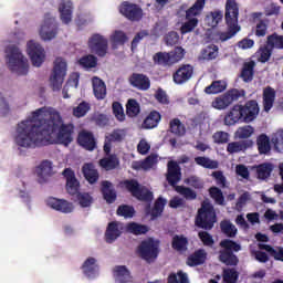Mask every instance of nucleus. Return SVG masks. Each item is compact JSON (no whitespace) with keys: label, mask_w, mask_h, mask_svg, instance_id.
<instances>
[{"label":"nucleus","mask_w":283,"mask_h":283,"mask_svg":"<svg viewBox=\"0 0 283 283\" xmlns=\"http://www.w3.org/2000/svg\"><path fill=\"white\" fill-rule=\"evenodd\" d=\"M54 135L60 145L69 147L74 140V124H63L59 113H48L45 107H42L18 124L14 143L22 149H36L52 145Z\"/></svg>","instance_id":"f257e3e1"},{"label":"nucleus","mask_w":283,"mask_h":283,"mask_svg":"<svg viewBox=\"0 0 283 283\" xmlns=\"http://www.w3.org/2000/svg\"><path fill=\"white\" fill-rule=\"evenodd\" d=\"M260 114L258 101L250 99L244 105L235 104L223 117V125L233 127L238 123H253Z\"/></svg>","instance_id":"f03ea898"},{"label":"nucleus","mask_w":283,"mask_h":283,"mask_svg":"<svg viewBox=\"0 0 283 283\" xmlns=\"http://www.w3.org/2000/svg\"><path fill=\"white\" fill-rule=\"evenodd\" d=\"M239 17L240 7H238V2L235 0H227L224 20L228 31L218 33L219 40L222 43L229 41V39H233V35L241 30L240 24H238Z\"/></svg>","instance_id":"7ed1b4c3"},{"label":"nucleus","mask_w":283,"mask_h":283,"mask_svg":"<svg viewBox=\"0 0 283 283\" xmlns=\"http://www.w3.org/2000/svg\"><path fill=\"white\" fill-rule=\"evenodd\" d=\"M7 65L11 72L18 74V76H25L30 70L28 59L23 56L19 46L12 44L6 48Z\"/></svg>","instance_id":"20e7f679"},{"label":"nucleus","mask_w":283,"mask_h":283,"mask_svg":"<svg viewBox=\"0 0 283 283\" xmlns=\"http://www.w3.org/2000/svg\"><path fill=\"white\" fill-rule=\"evenodd\" d=\"M219 247L222 249L219 251V262L226 264V266H238L240 259L235 255L239 251H242V245L231 239H223L220 241Z\"/></svg>","instance_id":"39448f33"},{"label":"nucleus","mask_w":283,"mask_h":283,"mask_svg":"<svg viewBox=\"0 0 283 283\" xmlns=\"http://www.w3.org/2000/svg\"><path fill=\"white\" fill-rule=\"evenodd\" d=\"M217 222L218 216L216 214V208H213L211 202L203 201L195 218L196 227L205 231H211Z\"/></svg>","instance_id":"423d86ee"},{"label":"nucleus","mask_w":283,"mask_h":283,"mask_svg":"<svg viewBox=\"0 0 283 283\" xmlns=\"http://www.w3.org/2000/svg\"><path fill=\"white\" fill-rule=\"evenodd\" d=\"M137 254L147 264H153V262L158 260V255H160V241L154 238L143 240L137 247Z\"/></svg>","instance_id":"0eeeda50"},{"label":"nucleus","mask_w":283,"mask_h":283,"mask_svg":"<svg viewBox=\"0 0 283 283\" xmlns=\"http://www.w3.org/2000/svg\"><path fill=\"white\" fill-rule=\"evenodd\" d=\"M123 185L125 189H127V191L133 196V198H136V200H139L140 202H151V200H154V192H151L145 186H140L138 180L126 179L123 181Z\"/></svg>","instance_id":"6e6552de"},{"label":"nucleus","mask_w":283,"mask_h":283,"mask_svg":"<svg viewBox=\"0 0 283 283\" xmlns=\"http://www.w3.org/2000/svg\"><path fill=\"white\" fill-rule=\"evenodd\" d=\"M65 76H67V62L62 57H57L54 61L53 71L50 76L53 92H60L61 87H63Z\"/></svg>","instance_id":"1a4fd4ad"},{"label":"nucleus","mask_w":283,"mask_h":283,"mask_svg":"<svg viewBox=\"0 0 283 283\" xmlns=\"http://www.w3.org/2000/svg\"><path fill=\"white\" fill-rule=\"evenodd\" d=\"M88 48L92 54H96V56L103 57L107 55L109 42L105 36L95 33L88 40Z\"/></svg>","instance_id":"9d476101"},{"label":"nucleus","mask_w":283,"mask_h":283,"mask_svg":"<svg viewBox=\"0 0 283 283\" xmlns=\"http://www.w3.org/2000/svg\"><path fill=\"white\" fill-rule=\"evenodd\" d=\"M27 53L30 56L31 63L34 67H41L45 61V49L41 44L30 40L27 43Z\"/></svg>","instance_id":"9b49d317"},{"label":"nucleus","mask_w":283,"mask_h":283,"mask_svg":"<svg viewBox=\"0 0 283 283\" xmlns=\"http://www.w3.org/2000/svg\"><path fill=\"white\" fill-rule=\"evenodd\" d=\"M56 34H59L56 19L50 17V13H46L44 15V22L40 29V36L43 41H52V39L56 38Z\"/></svg>","instance_id":"f8f14e48"},{"label":"nucleus","mask_w":283,"mask_h":283,"mask_svg":"<svg viewBox=\"0 0 283 283\" xmlns=\"http://www.w3.org/2000/svg\"><path fill=\"white\" fill-rule=\"evenodd\" d=\"M119 12L125 19H128V21H140V19H143V9L138 4L128 1L119 6Z\"/></svg>","instance_id":"ddd939ff"},{"label":"nucleus","mask_w":283,"mask_h":283,"mask_svg":"<svg viewBox=\"0 0 283 283\" xmlns=\"http://www.w3.org/2000/svg\"><path fill=\"white\" fill-rule=\"evenodd\" d=\"M192 76L193 66L191 64H181L172 74V81L176 83V85H185V83L191 81Z\"/></svg>","instance_id":"4468645a"},{"label":"nucleus","mask_w":283,"mask_h":283,"mask_svg":"<svg viewBox=\"0 0 283 283\" xmlns=\"http://www.w3.org/2000/svg\"><path fill=\"white\" fill-rule=\"evenodd\" d=\"M66 180V191L70 196H76L78 193V189H81V182L76 179V174L72 168H65L62 172Z\"/></svg>","instance_id":"2eb2a0df"},{"label":"nucleus","mask_w":283,"mask_h":283,"mask_svg":"<svg viewBox=\"0 0 283 283\" xmlns=\"http://www.w3.org/2000/svg\"><path fill=\"white\" fill-rule=\"evenodd\" d=\"M77 145L86 151H94L96 149V137L90 130H81L77 135Z\"/></svg>","instance_id":"dca6fc26"},{"label":"nucleus","mask_w":283,"mask_h":283,"mask_svg":"<svg viewBox=\"0 0 283 283\" xmlns=\"http://www.w3.org/2000/svg\"><path fill=\"white\" fill-rule=\"evenodd\" d=\"M129 85L132 87H135L136 90H140L142 92H147L149 87H151V80H149V76L143 74V73H133L128 77Z\"/></svg>","instance_id":"f3484780"},{"label":"nucleus","mask_w":283,"mask_h":283,"mask_svg":"<svg viewBox=\"0 0 283 283\" xmlns=\"http://www.w3.org/2000/svg\"><path fill=\"white\" fill-rule=\"evenodd\" d=\"M182 179V172L180 170V166L176 161H168V168L166 174V180L170 185V187H175Z\"/></svg>","instance_id":"a211bd4d"},{"label":"nucleus","mask_w":283,"mask_h":283,"mask_svg":"<svg viewBox=\"0 0 283 283\" xmlns=\"http://www.w3.org/2000/svg\"><path fill=\"white\" fill-rule=\"evenodd\" d=\"M46 205L61 213H72V211H74V206L65 199L51 197L48 199Z\"/></svg>","instance_id":"6ab92c4d"},{"label":"nucleus","mask_w":283,"mask_h":283,"mask_svg":"<svg viewBox=\"0 0 283 283\" xmlns=\"http://www.w3.org/2000/svg\"><path fill=\"white\" fill-rule=\"evenodd\" d=\"M252 17L254 21H256V25L254 29L255 36H258L259 39L266 36V32L269 30V23H271L269 18H262V12H255L252 14Z\"/></svg>","instance_id":"aec40b11"},{"label":"nucleus","mask_w":283,"mask_h":283,"mask_svg":"<svg viewBox=\"0 0 283 283\" xmlns=\"http://www.w3.org/2000/svg\"><path fill=\"white\" fill-rule=\"evenodd\" d=\"M35 174L38 176L39 185H45L49 178L52 176V164L50 160H43L36 168Z\"/></svg>","instance_id":"412c9836"},{"label":"nucleus","mask_w":283,"mask_h":283,"mask_svg":"<svg viewBox=\"0 0 283 283\" xmlns=\"http://www.w3.org/2000/svg\"><path fill=\"white\" fill-rule=\"evenodd\" d=\"M113 275L117 283H133L134 276L125 265H116L113 270Z\"/></svg>","instance_id":"4be33fe9"},{"label":"nucleus","mask_w":283,"mask_h":283,"mask_svg":"<svg viewBox=\"0 0 283 283\" xmlns=\"http://www.w3.org/2000/svg\"><path fill=\"white\" fill-rule=\"evenodd\" d=\"M82 174L90 185H96L98 182V170L93 163H86L82 167Z\"/></svg>","instance_id":"5701e85b"},{"label":"nucleus","mask_w":283,"mask_h":283,"mask_svg":"<svg viewBox=\"0 0 283 283\" xmlns=\"http://www.w3.org/2000/svg\"><path fill=\"white\" fill-rule=\"evenodd\" d=\"M101 191L107 205H114V202H116V198H117L116 189H114L112 181H108V180L102 181Z\"/></svg>","instance_id":"b1692460"},{"label":"nucleus","mask_w":283,"mask_h":283,"mask_svg":"<svg viewBox=\"0 0 283 283\" xmlns=\"http://www.w3.org/2000/svg\"><path fill=\"white\" fill-rule=\"evenodd\" d=\"M72 10H74V7L72 4V1L70 0H62L59 6V12L62 23H70L72 21Z\"/></svg>","instance_id":"393cba45"},{"label":"nucleus","mask_w":283,"mask_h":283,"mask_svg":"<svg viewBox=\"0 0 283 283\" xmlns=\"http://www.w3.org/2000/svg\"><path fill=\"white\" fill-rule=\"evenodd\" d=\"M250 147H253V140L251 139L231 142L227 145V151L228 154H240V151H247Z\"/></svg>","instance_id":"a878e982"},{"label":"nucleus","mask_w":283,"mask_h":283,"mask_svg":"<svg viewBox=\"0 0 283 283\" xmlns=\"http://www.w3.org/2000/svg\"><path fill=\"white\" fill-rule=\"evenodd\" d=\"M205 262H207V251L199 249L187 258L186 264L188 266H201Z\"/></svg>","instance_id":"bb28decb"},{"label":"nucleus","mask_w":283,"mask_h":283,"mask_svg":"<svg viewBox=\"0 0 283 283\" xmlns=\"http://www.w3.org/2000/svg\"><path fill=\"white\" fill-rule=\"evenodd\" d=\"M160 120H163V115L158 111H151L144 119L142 127L143 129H156Z\"/></svg>","instance_id":"cd10ccee"},{"label":"nucleus","mask_w":283,"mask_h":283,"mask_svg":"<svg viewBox=\"0 0 283 283\" xmlns=\"http://www.w3.org/2000/svg\"><path fill=\"white\" fill-rule=\"evenodd\" d=\"M276 92L275 88L266 86L263 88V109L264 112H271L273 105L275 104Z\"/></svg>","instance_id":"c85d7f7f"},{"label":"nucleus","mask_w":283,"mask_h":283,"mask_svg":"<svg viewBox=\"0 0 283 283\" xmlns=\"http://www.w3.org/2000/svg\"><path fill=\"white\" fill-rule=\"evenodd\" d=\"M92 84L95 98H97V101H104L107 96V86L105 85V82L95 76L92 78Z\"/></svg>","instance_id":"c756f323"},{"label":"nucleus","mask_w":283,"mask_h":283,"mask_svg":"<svg viewBox=\"0 0 283 283\" xmlns=\"http://www.w3.org/2000/svg\"><path fill=\"white\" fill-rule=\"evenodd\" d=\"M156 163H158V156L149 155L144 160L134 161L132 167L135 171H140L142 169L144 171H147V170L151 169V167H154V165H156Z\"/></svg>","instance_id":"7c9ffc66"},{"label":"nucleus","mask_w":283,"mask_h":283,"mask_svg":"<svg viewBox=\"0 0 283 283\" xmlns=\"http://www.w3.org/2000/svg\"><path fill=\"white\" fill-rule=\"evenodd\" d=\"M253 76H255V61L244 62L240 78H242L243 83H251Z\"/></svg>","instance_id":"2f4dec72"},{"label":"nucleus","mask_w":283,"mask_h":283,"mask_svg":"<svg viewBox=\"0 0 283 283\" xmlns=\"http://www.w3.org/2000/svg\"><path fill=\"white\" fill-rule=\"evenodd\" d=\"M256 147L261 156L271 154V138L266 134H261L256 137Z\"/></svg>","instance_id":"473e14b6"},{"label":"nucleus","mask_w":283,"mask_h":283,"mask_svg":"<svg viewBox=\"0 0 283 283\" xmlns=\"http://www.w3.org/2000/svg\"><path fill=\"white\" fill-rule=\"evenodd\" d=\"M106 156L107 157L99 159V167H102V169H105V171H112L120 165V160L116 155Z\"/></svg>","instance_id":"72a5a7b5"},{"label":"nucleus","mask_w":283,"mask_h":283,"mask_svg":"<svg viewBox=\"0 0 283 283\" xmlns=\"http://www.w3.org/2000/svg\"><path fill=\"white\" fill-rule=\"evenodd\" d=\"M120 233L122 232H120V229L118 228V222L116 221L109 222L105 232L106 242H108V244H112V242L120 238Z\"/></svg>","instance_id":"f704fd0d"},{"label":"nucleus","mask_w":283,"mask_h":283,"mask_svg":"<svg viewBox=\"0 0 283 283\" xmlns=\"http://www.w3.org/2000/svg\"><path fill=\"white\" fill-rule=\"evenodd\" d=\"M274 169L275 165L272 163H263L256 166V176L259 180H268V178H271V174H273Z\"/></svg>","instance_id":"c9c22d12"},{"label":"nucleus","mask_w":283,"mask_h":283,"mask_svg":"<svg viewBox=\"0 0 283 283\" xmlns=\"http://www.w3.org/2000/svg\"><path fill=\"white\" fill-rule=\"evenodd\" d=\"M82 271L86 277H94L98 273V265L96 264V259L88 258L84 261L82 265Z\"/></svg>","instance_id":"e433bc0d"},{"label":"nucleus","mask_w":283,"mask_h":283,"mask_svg":"<svg viewBox=\"0 0 283 283\" xmlns=\"http://www.w3.org/2000/svg\"><path fill=\"white\" fill-rule=\"evenodd\" d=\"M153 61L156 65H163L164 67H171V65H174V61L171 60L169 52H157L153 56Z\"/></svg>","instance_id":"4c0bfd02"},{"label":"nucleus","mask_w":283,"mask_h":283,"mask_svg":"<svg viewBox=\"0 0 283 283\" xmlns=\"http://www.w3.org/2000/svg\"><path fill=\"white\" fill-rule=\"evenodd\" d=\"M169 132L170 134H174L175 136L182 137L185 134H187V127L182 122H180L179 118H172L169 122Z\"/></svg>","instance_id":"58836bf2"},{"label":"nucleus","mask_w":283,"mask_h":283,"mask_svg":"<svg viewBox=\"0 0 283 283\" xmlns=\"http://www.w3.org/2000/svg\"><path fill=\"white\" fill-rule=\"evenodd\" d=\"M218 45L211 44L201 50L199 61H213L218 59Z\"/></svg>","instance_id":"ea45409f"},{"label":"nucleus","mask_w":283,"mask_h":283,"mask_svg":"<svg viewBox=\"0 0 283 283\" xmlns=\"http://www.w3.org/2000/svg\"><path fill=\"white\" fill-rule=\"evenodd\" d=\"M202 10H205V0H197L193 6L186 11V19H197L196 17L202 14Z\"/></svg>","instance_id":"a19ab883"},{"label":"nucleus","mask_w":283,"mask_h":283,"mask_svg":"<svg viewBox=\"0 0 283 283\" xmlns=\"http://www.w3.org/2000/svg\"><path fill=\"white\" fill-rule=\"evenodd\" d=\"M126 232L133 235H145L149 232V227L136 222H129L126 224Z\"/></svg>","instance_id":"79ce46f5"},{"label":"nucleus","mask_w":283,"mask_h":283,"mask_svg":"<svg viewBox=\"0 0 283 283\" xmlns=\"http://www.w3.org/2000/svg\"><path fill=\"white\" fill-rule=\"evenodd\" d=\"M220 230L226 238H235L238 235V228H235V224L229 220H223L220 222Z\"/></svg>","instance_id":"37998d69"},{"label":"nucleus","mask_w":283,"mask_h":283,"mask_svg":"<svg viewBox=\"0 0 283 283\" xmlns=\"http://www.w3.org/2000/svg\"><path fill=\"white\" fill-rule=\"evenodd\" d=\"M167 205V200L163 197H159L150 211L151 219L160 218L163 216V212L165 211V206Z\"/></svg>","instance_id":"c03bdc74"},{"label":"nucleus","mask_w":283,"mask_h":283,"mask_svg":"<svg viewBox=\"0 0 283 283\" xmlns=\"http://www.w3.org/2000/svg\"><path fill=\"white\" fill-rule=\"evenodd\" d=\"M189 245V240L185 235L176 234L172 237L171 247L175 251H187V247Z\"/></svg>","instance_id":"a18cd8bd"},{"label":"nucleus","mask_w":283,"mask_h":283,"mask_svg":"<svg viewBox=\"0 0 283 283\" xmlns=\"http://www.w3.org/2000/svg\"><path fill=\"white\" fill-rule=\"evenodd\" d=\"M78 64L84 70H92L98 65V57L92 54L84 55L78 60Z\"/></svg>","instance_id":"49530a36"},{"label":"nucleus","mask_w":283,"mask_h":283,"mask_svg":"<svg viewBox=\"0 0 283 283\" xmlns=\"http://www.w3.org/2000/svg\"><path fill=\"white\" fill-rule=\"evenodd\" d=\"M126 114L128 118H136L140 114V104L138 101L130 98L126 104Z\"/></svg>","instance_id":"de8ad7c7"},{"label":"nucleus","mask_w":283,"mask_h":283,"mask_svg":"<svg viewBox=\"0 0 283 283\" xmlns=\"http://www.w3.org/2000/svg\"><path fill=\"white\" fill-rule=\"evenodd\" d=\"M209 195L212 200H214L216 205H219L220 207H224L227 202H224V195L222 193V190L216 186H212L209 188Z\"/></svg>","instance_id":"09e8293b"},{"label":"nucleus","mask_w":283,"mask_h":283,"mask_svg":"<svg viewBox=\"0 0 283 283\" xmlns=\"http://www.w3.org/2000/svg\"><path fill=\"white\" fill-rule=\"evenodd\" d=\"M195 163L196 165H199V167H203V169H218V161L209 157H196Z\"/></svg>","instance_id":"8fccbe9b"},{"label":"nucleus","mask_w":283,"mask_h":283,"mask_svg":"<svg viewBox=\"0 0 283 283\" xmlns=\"http://www.w3.org/2000/svg\"><path fill=\"white\" fill-rule=\"evenodd\" d=\"M227 90V83L224 81H214L211 85L205 88L206 94H220Z\"/></svg>","instance_id":"3c124183"},{"label":"nucleus","mask_w":283,"mask_h":283,"mask_svg":"<svg viewBox=\"0 0 283 283\" xmlns=\"http://www.w3.org/2000/svg\"><path fill=\"white\" fill-rule=\"evenodd\" d=\"M271 143L274 147V151L282 154V151H283V129H279L272 135Z\"/></svg>","instance_id":"603ef678"},{"label":"nucleus","mask_w":283,"mask_h":283,"mask_svg":"<svg viewBox=\"0 0 283 283\" xmlns=\"http://www.w3.org/2000/svg\"><path fill=\"white\" fill-rule=\"evenodd\" d=\"M222 277L224 283H238L240 272L233 268H228L223 270Z\"/></svg>","instance_id":"864d4df0"},{"label":"nucleus","mask_w":283,"mask_h":283,"mask_svg":"<svg viewBox=\"0 0 283 283\" xmlns=\"http://www.w3.org/2000/svg\"><path fill=\"white\" fill-rule=\"evenodd\" d=\"M77 201L80 207L83 209H87V207H92V203L94 202V198L90 192H77L76 195Z\"/></svg>","instance_id":"5fc2aeb1"},{"label":"nucleus","mask_w":283,"mask_h":283,"mask_svg":"<svg viewBox=\"0 0 283 283\" xmlns=\"http://www.w3.org/2000/svg\"><path fill=\"white\" fill-rule=\"evenodd\" d=\"M175 191H177V193H180V196H184L186 200H196V198H198L196 191H193L189 187L176 186Z\"/></svg>","instance_id":"6e6d98bb"},{"label":"nucleus","mask_w":283,"mask_h":283,"mask_svg":"<svg viewBox=\"0 0 283 283\" xmlns=\"http://www.w3.org/2000/svg\"><path fill=\"white\" fill-rule=\"evenodd\" d=\"M268 45L275 48L276 50H283V35H277V33H273L268 36L266 40Z\"/></svg>","instance_id":"4d7b16f0"},{"label":"nucleus","mask_w":283,"mask_h":283,"mask_svg":"<svg viewBox=\"0 0 283 283\" xmlns=\"http://www.w3.org/2000/svg\"><path fill=\"white\" fill-rule=\"evenodd\" d=\"M113 115L119 123H125V109L120 102H113L112 104Z\"/></svg>","instance_id":"13d9d810"},{"label":"nucleus","mask_w":283,"mask_h":283,"mask_svg":"<svg viewBox=\"0 0 283 283\" xmlns=\"http://www.w3.org/2000/svg\"><path fill=\"white\" fill-rule=\"evenodd\" d=\"M186 20L187 21L180 28L181 34H189V32H193V30L198 28V18H190Z\"/></svg>","instance_id":"bf43d9fd"},{"label":"nucleus","mask_w":283,"mask_h":283,"mask_svg":"<svg viewBox=\"0 0 283 283\" xmlns=\"http://www.w3.org/2000/svg\"><path fill=\"white\" fill-rule=\"evenodd\" d=\"M91 106L87 102L80 103L76 107L73 108V116L76 118H83L90 112Z\"/></svg>","instance_id":"052dcab7"},{"label":"nucleus","mask_w":283,"mask_h":283,"mask_svg":"<svg viewBox=\"0 0 283 283\" xmlns=\"http://www.w3.org/2000/svg\"><path fill=\"white\" fill-rule=\"evenodd\" d=\"M136 210L129 205H122L117 208V216L122 218H134Z\"/></svg>","instance_id":"680f3d73"},{"label":"nucleus","mask_w":283,"mask_h":283,"mask_svg":"<svg viewBox=\"0 0 283 283\" xmlns=\"http://www.w3.org/2000/svg\"><path fill=\"white\" fill-rule=\"evenodd\" d=\"M111 41L114 45H125L127 43L128 38L127 34L123 31H115L111 36Z\"/></svg>","instance_id":"e2e57ef3"},{"label":"nucleus","mask_w":283,"mask_h":283,"mask_svg":"<svg viewBox=\"0 0 283 283\" xmlns=\"http://www.w3.org/2000/svg\"><path fill=\"white\" fill-rule=\"evenodd\" d=\"M214 145H227L229 143V133L224 130H218L212 135Z\"/></svg>","instance_id":"0e129e2a"},{"label":"nucleus","mask_w":283,"mask_h":283,"mask_svg":"<svg viewBox=\"0 0 283 283\" xmlns=\"http://www.w3.org/2000/svg\"><path fill=\"white\" fill-rule=\"evenodd\" d=\"M229 105H231V103L229 102L227 94H224L220 97H217L212 102V107H214V109H227V107H229Z\"/></svg>","instance_id":"69168bd1"},{"label":"nucleus","mask_w":283,"mask_h":283,"mask_svg":"<svg viewBox=\"0 0 283 283\" xmlns=\"http://www.w3.org/2000/svg\"><path fill=\"white\" fill-rule=\"evenodd\" d=\"M259 54L260 63H266L271 59V55L273 54V49L271 46L269 48V44L264 45L260 48Z\"/></svg>","instance_id":"338daca9"},{"label":"nucleus","mask_w":283,"mask_h":283,"mask_svg":"<svg viewBox=\"0 0 283 283\" xmlns=\"http://www.w3.org/2000/svg\"><path fill=\"white\" fill-rule=\"evenodd\" d=\"M185 184L189 185V187H192L193 189H205V181L197 176L188 177L185 179Z\"/></svg>","instance_id":"774afa93"}]
</instances>
